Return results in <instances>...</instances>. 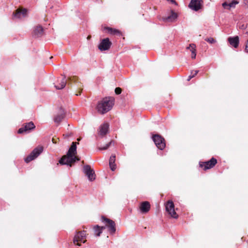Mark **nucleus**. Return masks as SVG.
I'll use <instances>...</instances> for the list:
<instances>
[{
  "mask_svg": "<svg viewBox=\"0 0 248 248\" xmlns=\"http://www.w3.org/2000/svg\"><path fill=\"white\" fill-rule=\"evenodd\" d=\"M114 99L112 97H105L99 101L96 109L101 114H105L109 111L114 105Z\"/></svg>",
  "mask_w": 248,
  "mask_h": 248,
  "instance_id": "1",
  "label": "nucleus"
},
{
  "mask_svg": "<svg viewBox=\"0 0 248 248\" xmlns=\"http://www.w3.org/2000/svg\"><path fill=\"white\" fill-rule=\"evenodd\" d=\"M101 220L103 222L106 224L110 234L113 235L116 232V224L115 222L104 216L102 217Z\"/></svg>",
  "mask_w": 248,
  "mask_h": 248,
  "instance_id": "2",
  "label": "nucleus"
},
{
  "mask_svg": "<svg viewBox=\"0 0 248 248\" xmlns=\"http://www.w3.org/2000/svg\"><path fill=\"white\" fill-rule=\"evenodd\" d=\"M43 148L42 147H38L33 149L30 154L25 158V161L29 163L35 159L42 152Z\"/></svg>",
  "mask_w": 248,
  "mask_h": 248,
  "instance_id": "3",
  "label": "nucleus"
},
{
  "mask_svg": "<svg viewBox=\"0 0 248 248\" xmlns=\"http://www.w3.org/2000/svg\"><path fill=\"white\" fill-rule=\"evenodd\" d=\"M152 139L156 147L160 150H162L166 146L164 139L160 135L156 134L153 136Z\"/></svg>",
  "mask_w": 248,
  "mask_h": 248,
  "instance_id": "4",
  "label": "nucleus"
},
{
  "mask_svg": "<svg viewBox=\"0 0 248 248\" xmlns=\"http://www.w3.org/2000/svg\"><path fill=\"white\" fill-rule=\"evenodd\" d=\"M77 160H79V159L75 156L67 155L63 156L60 160L59 163L62 165H67L71 167L72 164L75 163Z\"/></svg>",
  "mask_w": 248,
  "mask_h": 248,
  "instance_id": "5",
  "label": "nucleus"
},
{
  "mask_svg": "<svg viewBox=\"0 0 248 248\" xmlns=\"http://www.w3.org/2000/svg\"><path fill=\"white\" fill-rule=\"evenodd\" d=\"M217 163V159L214 157H212L209 161L205 162H200L199 165L200 167L203 168L204 170H206L213 168Z\"/></svg>",
  "mask_w": 248,
  "mask_h": 248,
  "instance_id": "6",
  "label": "nucleus"
},
{
  "mask_svg": "<svg viewBox=\"0 0 248 248\" xmlns=\"http://www.w3.org/2000/svg\"><path fill=\"white\" fill-rule=\"evenodd\" d=\"M35 127L34 124L32 122H30L23 124L22 127L18 130V134H24L30 132L31 130Z\"/></svg>",
  "mask_w": 248,
  "mask_h": 248,
  "instance_id": "7",
  "label": "nucleus"
},
{
  "mask_svg": "<svg viewBox=\"0 0 248 248\" xmlns=\"http://www.w3.org/2000/svg\"><path fill=\"white\" fill-rule=\"evenodd\" d=\"M86 232L84 231L79 232H77L76 234L73 239V243L74 244L77 245L78 246H80V244L78 243V242H81L83 243H85L86 240H83L85 237Z\"/></svg>",
  "mask_w": 248,
  "mask_h": 248,
  "instance_id": "8",
  "label": "nucleus"
},
{
  "mask_svg": "<svg viewBox=\"0 0 248 248\" xmlns=\"http://www.w3.org/2000/svg\"><path fill=\"white\" fill-rule=\"evenodd\" d=\"M83 172L90 181L95 180V174L94 171L91 169L90 165H86L83 167Z\"/></svg>",
  "mask_w": 248,
  "mask_h": 248,
  "instance_id": "9",
  "label": "nucleus"
},
{
  "mask_svg": "<svg viewBox=\"0 0 248 248\" xmlns=\"http://www.w3.org/2000/svg\"><path fill=\"white\" fill-rule=\"evenodd\" d=\"M112 43L108 38L102 39L98 45V48L101 51L108 50L111 46Z\"/></svg>",
  "mask_w": 248,
  "mask_h": 248,
  "instance_id": "10",
  "label": "nucleus"
},
{
  "mask_svg": "<svg viewBox=\"0 0 248 248\" xmlns=\"http://www.w3.org/2000/svg\"><path fill=\"white\" fill-rule=\"evenodd\" d=\"M202 3V0H191L188 6L191 9L198 11L201 8Z\"/></svg>",
  "mask_w": 248,
  "mask_h": 248,
  "instance_id": "11",
  "label": "nucleus"
},
{
  "mask_svg": "<svg viewBox=\"0 0 248 248\" xmlns=\"http://www.w3.org/2000/svg\"><path fill=\"white\" fill-rule=\"evenodd\" d=\"M151 208L149 202L147 201L143 202L140 203V211L142 214H146L148 213Z\"/></svg>",
  "mask_w": 248,
  "mask_h": 248,
  "instance_id": "12",
  "label": "nucleus"
},
{
  "mask_svg": "<svg viewBox=\"0 0 248 248\" xmlns=\"http://www.w3.org/2000/svg\"><path fill=\"white\" fill-rule=\"evenodd\" d=\"M109 124L107 123H104L99 127L98 134L101 137H104L108 132Z\"/></svg>",
  "mask_w": 248,
  "mask_h": 248,
  "instance_id": "13",
  "label": "nucleus"
},
{
  "mask_svg": "<svg viewBox=\"0 0 248 248\" xmlns=\"http://www.w3.org/2000/svg\"><path fill=\"white\" fill-rule=\"evenodd\" d=\"M14 15L15 18L21 19L27 16V10L26 9H23L22 10L18 9L16 11Z\"/></svg>",
  "mask_w": 248,
  "mask_h": 248,
  "instance_id": "14",
  "label": "nucleus"
},
{
  "mask_svg": "<svg viewBox=\"0 0 248 248\" xmlns=\"http://www.w3.org/2000/svg\"><path fill=\"white\" fill-rule=\"evenodd\" d=\"M177 18V14L173 11H171L170 15L167 16L162 17V20L164 22H173Z\"/></svg>",
  "mask_w": 248,
  "mask_h": 248,
  "instance_id": "15",
  "label": "nucleus"
},
{
  "mask_svg": "<svg viewBox=\"0 0 248 248\" xmlns=\"http://www.w3.org/2000/svg\"><path fill=\"white\" fill-rule=\"evenodd\" d=\"M228 41L230 44L233 46L234 48H237L238 46L239 43V37L238 36L234 37H230L228 39Z\"/></svg>",
  "mask_w": 248,
  "mask_h": 248,
  "instance_id": "16",
  "label": "nucleus"
},
{
  "mask_svg": "<svg viewBox=\"0 0 248 248\" xmlns=\"http://www.w3.org/2000/svg\"><path fill=\"white\" fill-rule=\"evenodd\" d=\"M44 29L40 25H38L34 28L33 30V36L35 37H39L43 35Z\"/></svg>",
  "mask_w": 248,
  "mask_h": 248,
  "instance_id": "17",
  "label": "nucleus"
},
{
  "mask_svg": "<svg viewBox=\"0 0 248 248\" xmlns=\"http://www.w3.org/2000/svg\"><path fill=\"white\" fill-rule=\"evenodd\" d=\"M77 143L73 142L72 143V145L69 148L67 155L68 156L70 155H73L75 156V155L77 154Z\"/></svg>",
  "mask_w": 248,
  "mask_h": 248,
  "instance_id": "18",
  "label": "nucleus"
},
{
  "mask_svg": "<svg viewBox=\"0 0 248 248\" xmlns=\"http://www.w3.org/2000/svg\"><path fill=\"white\" fill-rule=\"evenodd\" d=\"M64 117V110L61 108L60 112L54 118V120L56 123L60 124Z\"/></svg>",
  "mask_w": 248,
  "mask_h": 248,
  "instance_id": "19",
  "label": "nucleus"
},
{
  "mask_svg": "<svg viewBox=\"0 0 248 248\" xmlns=\"http://www.w3.org/2000/svg\"><path fill=\"white\" fill-rule=\"evenodd\" d=\"M66 84V77H65V76H64L60 81V85H55V87L57 90L62 89L65 87Z\"/></svg>",
  "mask_w": 248,
  "mask_h": 248,
  "instance_id": "20",
  "label": "nucleus"
},
{
  "mask_svg": "<svg viewBox=\"0 0 248 248\" xmlns=\"http://www.w3.org/2000/svg\"><path fill=\"white\" fill-rule=\"evenodd\" d=\"M103 229H105V227H102L101 228L99 227L98 225H96L94 226V232L95 233V235L97 236H99L100 235V234L102 232V230Z\"/></svg>",
  "mask_w": 248,
  "mask_h": 248,
  "instance_id": "21",
  "label": "nucleus"
},
{
  "mask_svg": "<svg viewBox=\"0 0 248 248\" xmlns=\"http://www.w3.org/2000/svg\"><path fill=\"white\" fill-rule=\"evenodd\" d=\"M106 30H108V32L111 34H117L118 35H121L120 31L119 30L114 29L111 28L107 27Z\"/></svg>",
  "mask_w": 248,
  "mask_h": 248,
  "instance_id": "22",
  "label": "nucleus"
},
{
  "mask_svg": "<svg viewBox=\"0 0 248 248\" xmlns=\"http://www.w3.org/2000/svg\"><path fill=\"white\" fill-rule=\"evenodd\" d=\"M174 208V205L173 202L171 201H169L166 204V210L167 211L171 210Z\"/></svg>",
  "mask_w": 248,
  "mask_h": 248,
  "instance_id": "23",
  "label": "nucleus"
},
{
  "mask_svg": "<svg viewBox=\"0 0 248 248\" xmlns=\"http://www.w3.org/2000/svg\"><path fill=\"white\" fill-rule=\"evenodd\" d=\"M168 214L173 218H177L178 216V215L176 214L175 210H174V208H173V209L171 210H169L168 211H167Z\"/></svg>",
  "mask_w": 248,
  "mask_h": 248,
  "instance_id": "24",
  "label": "nucleus"
},
{
  "mask_svg": "<svg viewBox=\"0 0 248 248\" xmlns=\"http://www.w3.org/2000/svg\"><path fill=\"white\" fill-rule=\"evenodd\" d=\"M112 144H114V141L112 140H111L110 142H109L107 144H106L105 146H104L103 147H99V150H107V149H108L111 146V145Z\"/></svg>",
  "mask_w": 248,
  "mask_h": 248,
  "instance_id": "25",
  "label": "nucleus"
},
{
  "mask_svg": "<svg viewBox=\"0 0 248 248\" xmlns=\"http://www.w3.org/2000/svg\"><path fill=\"white\" fill-rule=\"evenodd\" d=\"M199 72L198 70L192 71L190 75L189 76L187 80H190L192 78H194Z\"/></svg>",
  "mask_w": 248,
  "mask_h": 248,
  "instance_id": "26",
  "label": "nucleus"
},
{
  "mask_svg": "<svg viewBox=\"0 0 248 248\" xmlns=\"http://www.w3.org/2000/svg\"><path fill=\"white\" fill-rule=\"evenodd\" d=\"M205 40L207 42H208L210 44H213V43H215L216 42V40H215L212 37H210V38H205Z\"/></svg>",
  "mask_w": 248,
  "mask_h": 248,
  "instance_id": "27",
  "label": "nucleus"
},
{
  "mask_svg": "<svg viewBox=\"0 0 248 248\" xmlns=\"http://www.w3.org/2000/svg\"><path fill=\"white\" fill-rule=\"evenodd\" d=\"M193 48L196 49V45L194 44H190L189 46L186 47V49H189L191 53H192Z\"/></svg>",
  "mask_w": 248,
  "mask_h": 248,
  "instance_id": "28",
  "label": "nucleus"
},
{
  "mask_svg": "<svg viewBox=\"0 0 248 248\" xmlns=\"http://www.w3.org/2000/svg\"><path fill=\"white\" fill-rule=\"evenodd\" d=\"M115 158H116L115 155H112L109 158V164H112V163H115Z\"/></svg>",
  "mask_w": 248,
  "mask_h": 248,
  "instance_id": "29",
  "label": "nucleus"
},
{
  "mask_svg": "<svg viewBox=\"0 0 248 248\" xmlns=\"http://www.w3.org/2000/svg\"><path fill=\"white\" fill-rule=\"evenodd\" d=\"M238 3V1L237 0H233L229 4V6L230 7H233L235 6L236 4Z\"/></svg>",
  "mask_w": 248,
  "mask_h": 248,
  "instance_id": "30",
  "label": "nucleus"
},
{
  "mask_svg": "<svg viewBox=\"0 0 248 248\" xmlns=\"http://www.w3.org/2000/svg\"><path fill=\"white\" fill-rule=\"evenodd\" d=\"M110 168L111 170L114 171L116 169V164L115 163H112V164H109Z\"/></svg>",
  "mask_w": 248,
  "mask_h": 248,
  "instance_id": "31",
  "label": "nucleus"
},
{
  "mask_svg": "<svg viewBox=\"0 0 248 248\" xmlns=\"http://www.w3.org/2000/svg\"><path fill=\"white\" fill-rule=\"evenodd\" d=\"M196 50L193 48V51L192 53H191V58L192 59H195L196 56Z\"/></svg>",
  "mask_w": 248,
  "mask_h": 248,
  "instance_id": "32",
  "label": "nucleus"
},
{
  "mask_svg": "<svg viewBox=\"0 0 248 248\" xmlns=\"http://www.w3.org/2000/svg\"><path fill=\"white\" fill-rule=\"evenodd\" d=\"M115 92L116 93V94H119L121 93L122 92V90L120 88H116L115 89Z\"/></svg>",
  "mask_w": 248,
  "mask_h": 248,
  "instance_id": "33",
  "label": "nucleus"
},
{
  "mask_svg": "<svg viewBox=\"0 0 248 248\" xmlns=\"http://www.w3.org/2000/svg\"><path fill=\"white\" fill-rule=\"evenodd\" d=\"M168 1L171 2V3L176 4V2L174 0H167Z\"/></svg>",
  "mask_w": 248,
  "mask_h": 248,
  "instance_id": "34",
  "label": "nucleus"
},
{
  "mask_svg": "<svg viewBox=\"0 0 248 248\" xmlns=\"http://www.w3.org/2000/svg\"><path fill=\"white\" fill-rule=\"evenodd\" d=\"M246 51L248 52V39L246 46Z\"/></svg>",
  "mask_w": 248,
  "mask_h": 248,
  "instance_id": "35",
  "label": "nucleus"
},
{
  "mask_svg": "<svg viewBox=\"0 0 248 248\" xmlns=\"http://www.w3.org/2000/svg\"><path fill=\"white\" fill-rule=\"evenodd\" d=\"M65 137H68V135H65Z\"/></svg>",
  "mask_w": 248,
  "mask_h": 248,
  "instance_id": "36",
  "label": "nucleus"
},
{
  "mask_svg": "<svg viewBox=\"0 0 248 248\" xmlns=\"http://www.w3.org/2000/svg\"><path fill=\"white\" fill-rule=\"evenodd\" d=\"M246 34H247L248 35V31L246 32Z\"/></svg>",
  "mask_w": 248,
  "mask_h": 248,
  "instance_id": "37",
  "label": "nucleus"
},
{
  "mask_svg": "<svg viewBox=\"0 0 248 248\" xmlns=\"http://www.w3.org/2000/svg\"><path fill=\"white\" fill-rule=\"evenodd\" d=\"M225 4H226V3H223V5L224 6Z\"/></svg>",
  "mask_w": 248,
  "mask_h": 248,
  "instance_id": "38",
  "label": "nucleus"
}]
</instances>
